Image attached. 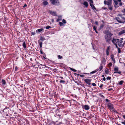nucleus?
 I'll list each match as a JSON object with an SVG mask.
<instances>
[{
    "mask_svg": "<svg viewBox=\"0 0 125 125\" xmlns=\"http://www.w3.org/2000/svg\"><path fill=\"white\" fill-rule=\"evenodd\" d=\"M120 6H121L122 5V3L121 2H120Z\"/></svg>",
    "mask_w": 125,
    "mask_h": 125,
    "instance_id": "0e129e2a",
    "label": "nucleus"
},
{
    "mask_svg": "<svg viewBox=\"0 0 125 125\" xmlns=\"http://www.w3.org/2000/svg\"><path fill=\"white\" fill-rule=\"evenodd\" d=\"M123 118L125 119V115H124L123 116Z\"/></svg>",
    "mask_w": 125,
    "mask_h": 125,
    "instance_id": "4d7b16f0",
    "label": "nucleus"
},
{
    "mask_svg": "<svg viewBox=\"0 0 125 125\" xmlns=\"http://www.w3.org/2000/svg\"><path fill=\"white\" fill-rule=\"evenodd\" d=\"M49 12L52 15L57 16L56 12L53 11L52 10H49Z\"/></svg>",
    "mask_w": 125,
    "mask_h": 125,
    "instance_id": "0eeeda50",
    "label": "nucleus"
},
{
    "mask_svg": "<svg viewBox=\"0 0 125 125\" xmlns=\"http://www.w3.org/2000/svg\"><path fill=\"white\" fill-rule=\"evenodd\" d=\"M112 65V64L111 63H110L108 64V66L109 67H111Z\"/></svg>",
    "mask_w": 125,
    "mask_h": 125,
    "instance_id": "49530a36",
    "label": "nucleus"
},
{
    "mask_svg": "<svg viewBox=\"0 0 125 125\" xmlns=\"http://www.w3.org/2000/svg\"><path fill=\"white\" fill-rule=\"evenodd\" d=\"M115 45V46H116V47L117 49H118V48H118L117 46V44H114Z\"/></svg>",
    "mask_w": 125,
    "mask_h": 125,
    "instance_id": "09e8293b",
    "label": "nucleus"
},
{
    "mask_svg": "<svg viewBox=\"0 0 125 125\" xmlns=\"http://www.w3.org/2000/svg\"><path fill=\"white\" fill-rule=\"evenodd\" d=\"M48 2L47 1H44L43 2V4L44 6H46L48 4Z\"/></svg>",
    "mask_w": 125,
    "mask_h": 125,
    "instance_id": "412c9836",
    "label": "nucleus"
},
{
    "mask_svg": "<svg viewBox=\"0 0 125 125\" xmlns=\"http://www.w3.org/2000/svg\"><path fill=\"white\" fill-rule=\"evenodd\" d=\"M103 25H101L100 26V28H102L103 27Z\"/></svg>",
    "mask_w": 125,
    "mask_h": 125,
    "instance_id": "13d9d810",
    "label": "nucleus"
},
{
    "mask_svg": "<svg viewBox=\"0 0 125 125\" xmlns=\"http://www.w3.org/2000/svg\"><path fill=\"white\" fill-rule=\"evenodd\" d=\"M80 77H84V75H80Z\"/></svg>",
    "mask_w": 125,
    "mask_h": 125,
    "instance_id": "de8ad7c7",
    "label": "nucleus"
},
{
    "mask_svg": "<svg viewBox=\"0 0 125 125\" xmlns=\"http://www.w3.org/2000/svg\"><path fill=\"white\" fill-rule=\"evenodd\" d=\"M108 108L110 110H112L116 114H118V112H117L114 107V106L113 104L111 103H109L107 104Z\"/></svg>",
    "mask_w": 125,
    "mask_h": 125,
    "instance_id": "7ed1b4c3",
    "label": "nucleus"
},
{
    "mask_svg": "<svg viewBox=\"0 0 125 125\" xmlns=\"http://www.w3.org/2000/svg\"><path fill=\"white\" fill-rule=\"evenodd\" d=\"M60 83H65V82L64 81L62 80H60Z\"/></svg>",
    "mask_w": 125,
    "mask_h": 125,
    "instance_id": "c85d7f7f",
    "label": "nucleus"
},
{
    "mask_svg": "<svg viewBox=\"0 0 125 125\" xmlns=\"http://www.w3.org/2000/svg\"><path fill=\"white\" fill-rule=\"evenodd\" d=\"M103 33L105 34L104 37L106 42H109L111 39V37L113 35V34L108 30H105L104 31Z\"/></svg>",
    "mask_w": 125,
    "mask_h": 125,
    "instance_id": "f257e3e1",
    "label": "nucleus"
},
{
    "mask_svg": "<svg viewBox=\"0 0 125 125\" xmlns=\"http://www.w3.org/2000/svg\"><path fill=\"white\" fill-rule=\"evenodd\" d=\"M106 101L107 102H110V100H108V99H105Z\"/></svg>",
    "mask_w": 125,
    "mask_h": 125,
    "instance_id": "c03bdc74",
    "label": "nucleus"
},
{
    "mask_svg": "<svg viewBox=\"0 0 125 125\" xmlns=\"http://www.w3.org/2000/svg\"><path fill=\"white\" fill-rule=\"evenodd\" d=\"M35 32H32L31 33V35H34L35 34Z\"/></svg>",
    "mask_w": 125,
    "mask_h": 125,
    "instance_id": "58836bf2",
    "label": "nucleus"
},
{
    "mask_svg": "<svg viewBox=\"0 0 125 125\" xmlns=\"http://www.w3.org/2000/svg\"><path fill=\"white\" fill-rule=\"evenodd\" d=\"M59 23L60 26H62L63 25V23L62 22H59Z\"/></svg>",
    "mask_w": 125,
    "mask_h": 125,
    "instance_id": "c756f323",
    "label": "nucleus"
},
{
    "mask_svg": "<svg viewBox=\"0 0 125 125\" xmlns=\"http://www.w3.org/2000/svg\"><path fill=\"white\" fill-rule=\"evenodd\" d=\"M112 89H108V91H111V90H112Z\"/></svg>",
    "mask_w": 125,
    "mask_h": 125,
    "instance_id": "e2e57ef3",
    "label": "nucleus"
},
{
    "mask_svg": "<svg viewBox=\"0 0 125 125\" xmlns=\"http://www.w3.org/2000/svg\"><path fill=\"white\" fill-rule=\"evenodd\" d=\"M110 46H108L107 47V49L106 50V51H109L110 50Z\"/></svg>",
    "mask_w": 125,
    "mask_h": 125,
    "instance_id": "2f4dec72",
    "label": "nucleus"
},
{
    "mask_svg": "<svg viewBox=\"0 0 125 125\" xmlns=\"http://www.w3.org/2000/svg\"><path fill=\"white\" fill-rule=\"evenodd\" d=\"M70 69L72 71H73L74 72H75L77 71L76 70L72 68H71L70 67Z\"/></svg>",
    "mask_w": 125,
    "mask_h": 125,
    "instance_id": "cd10ccee",
    "label": "nucleus"
},
{
    "mask_svg": "<svg viewBox=\"0 0 125 125\" xmlns=\"http://www.w3.org/2000/svg\"><path fill=\"white\" fill-rule=\"evenodd\" d=\"M50 1L52 4L55 5H58L59 3V1L58 0H51Z\"/></svg>",
    "mask_w": 125,
    "mask_h": 125,
    "instance_id": "20e7f679",
    "label": "nucleus"
},
{
    "mask_svg": "<svg viewBox=\"0 0 125 125\" xmlns=\"http://www.w3.org/2000/svg\"><path fill=\"white\" fill-rule=\"evenodd\" d=\"M87 1H89L90 3H93V1L92 0H87Z\"/></svg>",
    "mask_w": 125,
    "mask_h": 125,
    "instance_id": "a19ab883",
    "label": "nucleus"
},
{
    "mask_svg": "<svg viewBox=\"0 0 125 125\" xmlns=\"http://www.w3.org/2000/svg\"><path fill=\"white\" fill-rule=\"evenodd\" d=\"M108 1L104 0V3L105 5H107L109 9L112 10L113 9V6L112 4V0H107Z\"/></svg>",
    "mask_w": 125,
    "mask_h": 125,
    "instance_id": "f03ea898",
    "label": "nucleus"
},
{
    "mask_svg": "<svg viewBox=\"0 0 125 125\" xmlns=\"http://www.w3.org/2000/svg\"><path fill=\"white\" fill-rule=\"evenodd\" d=\"M45 38L44 37H43L42 36L40 37V40L42 41L45 40Z\"/></svg>",
    "mask_w": 125,
    "mask_h": 125,
    "instance_id": "4be33fe9",
    "label": "nucleus"
},
{
    "mask_svg": "<svg viewBox=\"0 0 125 125\" xmlns=\"http://www.w3.org/2000/svg\"><path fill=\"white\" fill-rule=\"evenodd\" d=\"M62 22H63V23L64 24H65L66 23V20L64 19L62 20Z\"/></svg>",
    "mask_w": 125,
    "mask_h": 125,
    "instance_id": "473e14b6",
    "label": "nucleus"
},
{
    "mask_svg": "<svg viewBox=\"0 0 125 125\" xmlns=\"http://www.w3.org/2000/svg\"><path fill=\"white\" fill-rule=\"evenodd\" d=\"M102 8L104 10H106L107 9V8L106 7L103 8Z\"/></svg>",
    "mask_w": 125,
    "mask_h": 125,
    "instance_id": "864d4df0",
    "label": "nucleus"
},
{
    "mask_svg": "<svg viewBox=\"0 0 125 125\" xmlns=\"http://www.w3.org/2000/svg\"><path fill=\"white\" fill-rule=\"evenodd\" d=\"M111 58L112 59V60L113 61L114 63H115V59L114 58V55H113L111 56Z\"/></svg>",
    "mask_w": 125,
    "mask_h": 125,
    "instance_id": "2eb2a0df",
    "label": "nucleus"
},
{
    "mask_svg": "<svg viewBox=\"0 0 125 125\" xmlns=\"http://www.w3.org/2000/svg\"><path fill=\"white\" fill-rule=\"evenodd\" d=\"M43 58H44V59H46V58L44 56H43Z\"/></svg>",
    "mask_w": 125,
    "mask_h": 125,
    "instance_id": "774afa93",
    "label": "nucleus"
},
{
    "mask_svg": "<svg viewBox=\"0 0 125 125\" xmlns=\"http://www.w3.org/2000/svg\"><path fill=\"white\" fill-rule=\"evenodd\" d=\"M103 68V66L102 65V63L101 64L100 66L99 67V69H98L99 72L101 71L102 69Z\"/></svg>",
    "mask_w": 125,
    "mask_h": 125,
    "instance_id": "f3484780",
    "label": "nucleus"
},
{
    "mask_svg": "<svg viewBox=\"0 0 125 125\" xmlns=\"http://www.w3.org/2000/svg\"><path fill=\"white\" fill-rule=\"evenodd\" d=\"M43 29L42 28H41L40 29H38L36 30V32H40L41 31H42L43 30Z\"/></svg>",
    "mask_w": 125,
    "mask_h": 125,
    "instance_id": "a211bd4d",
    "label": "nucleus"
},
{
    "mask_svg": "<svg viewBox=\"0 0 125 125\" xmlns=\"http://www.w3.org/2000/svg\"><path fill=\"white\" fill-rule=\"evenodd\" d=\"M91 80L88 79H85L84 80V82H85L87 84L89 85L91 84Z\"/></svg>",
    "mask_w": 125,
    "mask_h": 125,
    "instance_id": "423d86ee",
    "label": "nucleus"
},
{
    "mask_svg": "<svg viewBox=\"0 0 125 125\" xmlns=\"http://www.w3.org/2000/svg\"><path fill=\"white\" fill-rule=\"evenodd\" d=\"M118 53H120L121 52V50L120 48H118Z\"/></svg>",
    "mask_w": 125,
    "mask_h": 125,
    "instance_id": "e433bc0d",
    "label": "nucleus"
},
{
    "mask_svg": "<svg viewBox=\"0 0 125 125\" xmlns=\"http://www.w3.org/2000/svg\"><path fill=\"white\" fill-rule=\"evenodd\" d=\"M121 123L122 124H123V125H125V121L124 122H121Z\"/></svg>",
    "mask_w": 125,
    "mask_h": 125,
    "instance_id": "603ef678",
    "label": "nucleus"
},
{
    "mask_svg": "<svg viewBox=\"0 0 125 125\" xmlns=\"http://www.w3.org/2000/svg\"><path fill=\"white\" fill-rule=\"evenodd\" d=\"M27 5L26 4H25L24 6H23V8H25L27 6Z\"/></svg>",
    "mask_w": 125,
    "mask_h": 125,
    "instance_id": "5fc2aeb1",
    "label": "nucleus"
},
{
    "mask_svg": "<svg viewBox=\"0 0 125 125\" xmlns=\"http://www.w3.org/2000/svg\"><path fill=\"white\" fill-rule=\"evenodd\" d=\"M97 27H96L95 26H94L93 27V29L95 31L96 30V29Z\"/></svg>",
    "mask_w": 125,
    "mask_h": 125,
    "instance_id": "ea45409f",
    "label": "nucleus"
},
{
    "mask_svg": "<svg viewBox=\"0 0 125 125\" xmlns=\"http://www.w3.org/2000/svg\"><path fill=\"white\" fill-rule=\"evenodd\" d=\"M103 86V84H100V85L99 87L100 88H101Z\"/></svg>",
    "mask_w": 125,
    "mask_h": 125,
    "instance_id": "79ce46f5",
    "label": "nucleus"
},
{
    "mask_svg": "<svg viewBox=\"0 0 125 125\" xmlns=\"http://www.w3.org/2000/svg\"><path fill=\"white\" fill-rule=\"evenodd\" d=\"M58 59H62V56H61L60 55H58Z\"/></svg>",
    "mask_w": 125,
    "mask_h": 125,
    "instance_id": "7c9ffc66",
    "label": "nucleus"
},
{
    "mask_svg": "<svg viewBox=\"0 0 125 125\" xmlns=\"http://www.w3.org/2000/svg\"><path fill=\"white\" fill-rule=\"evenodd\" d=\"M62 20V16H58V17L56 21L57 22H59V21H61Z\"/></svg>",
    "mask_w": 125,
    "mask_h": 125,
    "instance_id": "ddd939ff",
    "label": "nucleus"
},
{
    "mask_svg": "<svg viewBox=\"0 0 125 125\" xmlns=\"http://www.w3.org/2000/svg\"><path fill=\"white\" fill-rule=\"evenodd\" d=\"M38 43L40 45V47L42 48V42L40 40L38 41Z\"/></svg>",
    "mask_w": 125,
    "mask_h": 125,
    "instance_id": "dca6fc26",
    "label": "nucleus"
},
{
    "mask_svg": "<svg viewBox=\"0 0 125 125\" xmlns=\"http://www.w3.org/2000/svg\"><path fill=\"white\" fill-rule=\"evenodd\" d=\"M83 5L85 6L87 8L88 6V3L86 1H84L83 3Z\"/></svg>",
    "mask_w": 125,
    "mask_h": 125,
    "instance_id": "4468645a",
    "label": "nucleus"
},
{
    "mask_svg": "<svg viewBox=\"0 0 125 125\" xmlns=\"http://www.w3.org/2000/svg\"><path fill=\"white\" fill-rule=\"evenodd\" d=\"M117 0L119 2H121V0Z\"/></svg>",
    "mask_w": 125,
    "mask_h": 125,
    "instance_id": "69168bd1",
    "label": "nucleus"
},
{
    "mask_svg": "<svg viewBox=\"0 0 125 125\" xmlns=\"http://www.w3.org/2000/svg\"><path fill=\"white\" fill-rule=\"evenodd\" d=\"M59 77L60 78H61L62 79H63V77Z\"/></svg>",
    "mask_w": 125,
    "mask_h": 125,
    "instance_id": "bf43d9fd",
    "label": "nucleus"
},
{
    "mask_svg": "<svg viewBox=\"0 0 125 125\" xmlns=\"http://www.w3.org/2000/svg\"><path fill=\"white\" fill-rule=\"evenodd\" d=\"M2 84L5 85L6 83V82L5 80L4 79H2Z\"/></svg>",
    "mask_w": 125,
    "mask_h": 125,
    "instance_id": "5701e85b",
    "label": "nucleus"
},
{
    "mask_svg": "<svg viewBox=\"0 0 125 125\" xmlns=\"http://www.w3.org/2000/svg\"><path fill=\"white\" fill-rule=\"evenodd\" d=\"M121 73V71H119V72L115 71V72H114V74H115V73H118L119 74H120Z\"/></svg>",
    "mask_w": 125,
    "mask_h": 125,
    "instance_id": "bb28decb",
    "label": "nucleus"
},
{
    "mask_svg": "<svg viewBox=\"0 0 125 125\" xmlns=\"http://www.w3.org/2000/svg\"><path fill=\"white\" fill-rule=\"evenodd\" d=\"M118 70V68L117 67H115L114 68V71L115 72L117 71Z\"/></svg>",
    "mask_w": 125,
    "mask_h": 125,
    "instance_id": "a878e982",
    "label": "nucleus"
},
{
    "mask_svg": "<svg viewBox=\"0 0 125 125\" xmlns=\"http://www.w3.org/2000/svg\"><path fill=\"white\" fill-rule=\"evenodd\" d=\"M105 80H106V79L105 77H104L103 78V80L104 81H105Z\"/></svg>",
    "mask_w": 125,
    "mask_h": 125,
    "instance_id": "6e6d98bb",
    "label": "nucleus"
},
{
    "mask_svg": "<svg viewBox=\"0 0 125 125\" xmlns=\"http://www.w3.org/2000/svg\"><path fill=\"white\" fill-rule=\"evenodd\" d=\"M93 3H90V6L93 9L96 10V8L95 6L93 4Z\"/></svg>",
    "mask_w": 125,
    "mask_h": 125,
    "instance_id": "f8f14e48",
    "label": "nucleus"
},
{
    "mask_svg": "<svg viewBox=\"0 0 125 125\" xmlns=\"http://www.w3.org/2000/svg\"><path fill=\"white\" fill-rule=\"evenodd\" d=\"M111 79V77H110L108 76L106 78V79L107 80H110Z\"/></svg>",
    "mask_w": 125,
    "mask_h": 125,
    "instance_id": "c9c22d12",
    "label": "nucleus"
},
{
    "mask_svg": "<svg viewBox=\"0 0 125 125\" xmlns=\"http://www.w3.org/2000/svg\"><path fill=\"white\" fill-rule=\"evenodd\" d=\"M124 81H121L119 82L118 84L119 85H122L123 84Z\"/></svg>",
    "mask_w": 125,
    "mask_h": 125,
    "instance_id": "393cba45",
    "label": "nucleus"
},
{
    "mask_svg": "<svg viewBox=\"0 0 125 125\" xmlns=\"http://www.w3.org/2000/svg\"><path fill=\"white\" fill-rule=\"evenodd\" d=\"M96 33H98V31H97V30H96L95 31Z\"/></svg>",
    "mask_w": 125,
    "mask_h": 125,
    "instance_id": "338daca9",
    "label": "nucleus"
},
{
    "mask_svg": "<svg viewBox=\"0 0 125 125\" xmlns=\"http://www.w3.org/2000/svg\"><path fill=\"white\" fill-rule=\"evenodd\" d=\"M22 46L24 48H26L25 42H23L22 43Z\"/></svg>",
    "mask_w": 125,
    "mask_h": 125,
    "instance_id": "6ab92c4d",
    "label": "nucleus"
},
{
    "mask_svg": "<svg viewBox=\"0 0 125 125\" xmlns=\"http://www.w3.org/2000/svg\"><path fill=\"white\" fill-rule=\"evenodd\" d=\"M92 85L93 86H96V84L94 83H92Z\"/></svg>",
    "mask_w": 125,
    "mask_h": 125,
    "instance_id": "37998d69",
    "label": "nucleus"
},
{
    "mask_svg": "<svg viewBox=\"0 0 125 125\" xmlns=\"http://www.w3.org/2000/svg\"><path fill=\"white\" fill-rule=\"evenodd\" d=\"M95 24L97 25H98V22L97 21H96L95 22Z\"/></svg>",
    "mask_w": 125,
    "mask_h": 125,
    "instance_id": "3c124183",
    "label": "nucleus"
},
{
    "mask_svg": "<svg viewBox=\"0 0 125 125\" xmlns=\"http://www.w3.org/2000/svg\"><path fill=\"white\" fill-rule=\"evenodd\" d=\"M109 52L108 51H106V54L107 56L109 55Z\"/></svg>",
    "mask_w": 125,
    "mask_h": 125,
    "instance_id": "a18cd8bd",
    "label": "nucleus"
},
{
    "mask_svg": "<svg viewBox=\"0 0 125 125\" xmlns=\"http://www.w3.org/2000/svg\"><path fill=\"white\" fill-rule=\"evenodd\" d=\"M97 71H96L95 70V71H93L91 72L90 73L91 74H93L96 72H97Z\"/></svg>",
    "mask_w": 125,
    "mask_h": 125,
    "instance_id": "f704fd0d",
    "label": "nucleus"
},
{
    "mask_svg": "<svg viewBox=\"0 0 125 125\" xmlns=\"http://www.w3.org/2000/svg\"><path fill=\"white\" fill-rule=\"evenodd\" d=\"M115 4L116 5H117L118 4V2L117 0H114Z\"/></svg>",
    "mask_w": 125,
    "mask_h": 125,
    "instance_id": "b1692460",
    "label": "nucleus"
},
{
    "mask_svg": "<svg viewBox=\"0 0 125 125\" xmlns=\"http://www.w3.org/2000/svg\"><path fill=\"white\" fill-rule=\"evenodd\" d=\"M51 27L49 26H48L46 27V28L47 29H48L50 28H51Z\"/></svg>",
    "mask_w": 125,
    "mask_h": 125,
    "instance_id": "4c0bfd02",
    "label": "nucleus"
},
{
    "mask_svg": "<svg viewBox=\"0 0 125 125\" xmlns=\"http://www.w3.org/2000/svg\"><path fill=\"white\" fill-rule=\"evenodd\" d=\"M125 33V30L121 31H120L118 33L119 35H121Z\"/></svg>",
    "mask_w": 125,
    "mask_h": 125,
    "instance_id": "9d476101",
    "label": "nucleus"
},
{
    "mask_svg": "<svg viewBox=\"0 0 125 125\" xmlns=\"http://www.w3.org/2000/svg\"><path fill=\"white\" fill-rule=\"evenodd\" d=\"M122 19H124V21H123V22H124H124H125V18H122Z\"/></svg>",
    "mask_w": 125,
    "mask_h": 125,
    "instance_id": "680f3d73",
    "label": "nucleus"
},
{
    "mask_svg": "<svg viewBox=\"0 0 125 125\" xmlns=\"http://www.w3.org/2000/svg\"><path fill=\"white\" fill-rule=\"evenodd\" d=\"M90 108L89 106L88 105H84L83 109L85 110H88Z\"/></svg>",
    "mask_w": 125,
    "mask_h": 125,
    "instance_id": "9b49d317",
    "label": "nucleus"
},
{
    "mask_svg": "<svg viewBox=\"0 0 125 125\" xmlns=\"http://www.w3.org/2000/svg\"><path fill=\"white\" fill-rule=\"evenodd\" d=\"M106 62V60H105V58H104L103 60L101 62V63L102 64H103L104 65L105 64V62Z\"/></svg>",
    "mask_w": 125,
    "mask_h": 125,
    "instance_id": "aec40b11",
    "label": "nucleus"
},
{
    "mask_svg": "<svg viewBox=\"0 0 125 125\" xmlns=\"http://www.w3.org/2000/svg\"><path fill=\"white\" fill-rule=\"evenodd\" d=\"M108 71H107V70H106V71H105V73H108Z\"/></svg>",
    "mask_w": 125,
    "mask_h": 125,
    "instance_id": "052dcab7",
    "label": "nucleus"
},
{
    "mask_svg": "<svg viewBox=\"0 0 125 125\" xmlns=\"http://www.w3.org/2000/svg\"><path fill=\"white\" fill-rule=\"evenodd\" d=\"M116 20L119 23H124V22L122 21L120 19V18L118 17H117L115 18Z\"/></svg>",
    "mask_w": 125,
    "mask_h": 125,
    "instance_id": "6e6552de",
    "label": "nucleus"
},
{
    "mask_svg": "<svg viewBox=\"0 0 125 125\" xmlns=\"http://www.w3.org/2000/svg\"><path fill=\"white\" fill-rule=\"evenodd\" d=\"M119 39H116L113 38L112 40V42L114 44H116L119 42Z\"/></svg>",
    "mask_w": 125,
    "mask_h": 125,
    "instance_id": "39448f33",
    "label": "nucleus"
},
{
    "mask_svg": "<svg viewBox=\"0 0 125 125\" xmlns=\"http://www.w3.org/2000/svg\"><path fill=\"white\" fill-rule=\"evenodd\" d=\"M123 42V41H119V43H118V46L119 47H122L124 45L123 44H122Z\"/></svg>",
    "mask_w": 125,
    "mask_h": 125,
    "instance_id": "1a4fd4ad",
    "label": "nucleus"
},
{
    "mask_svg": "<svg viewBox=\"0 0 125 125\" xmlns=\"http://www.w3.org/2000/svg\"><path fill=\"white\" fill-rule=\"evenodd\" d=\"M7 110H8L6 108L4 109L3 110V111L6 113V111Z\"/></svg>",
    "mask_w": 125,
    "mask_h": 125,
    "instance_id": "72a5a7b5",
    "label": "nucleus"
},
{
    "mask_svg": "<svg viewBox=\"0 0 125 125\" xmlns=\"http://www.w3.org/2000/svg\"><path fill=\"white\" fill-rule=\"evenodd\" d=\"M40 52L41 53V54H43V52H42V49H40Z\"/></svg>",
    "mask_w": 125,
    "mask_h": 125,
    "instance_id": "8fccbe9b",
    "label": "nucleus"
}]
</instances>
